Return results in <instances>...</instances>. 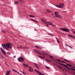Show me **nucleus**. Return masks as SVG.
Masks as SVG:
<instances>
[{
	"instance_id": "f257e3e1",
	"label": "nucleus",
	"mask_w": 75,
	"mask_h": 75,
	"mask_svg": "<svg viewBox=\"0 0 75 75\" xmlns=\"http://www.w3.org/2000/svg\"><path fill=\"white\" fill-rule=\"evenodd\" d=\"M2 46L4 49L6 50L7 51H8V48L10 49L12 48L13 47V44L9 42H7V43L2 44Z\"/></svg>"
},
{
	"instance_id": "f03ea898",
	"label": "nucleus",
	"mask_w": 75,
	"mask_h": 75,
	"mask_svg": "<svg viewBox=\"0 0 75 75\" xmlns=\"http://www.w3.org/2000/svg\"><path fill=\"white\" fill-rule=\"evenodd\" d=\"M40 20L41 21H42V22H43V23H44L45 24H46V25H47V26L48 27H49V25H53L54 26V27H55V26H56V25L53 24L51 22H46V20H45L42 18Z\"/></svg>"
},
{
	"instance_id": "7ed1b4c3",
	"label": "nucleus",
	"mask_w": 75,
	"mask_h": 75,
	"mask_svg": "<svg viewBox=\"0 0 75 75\" xmlns=\"http://www.w3.org/2000/svg\"><path fill=\"white\" fill-rule=\"evenodd\" d=\"M59 5H56V6L57 7H59V8H62L64 7V4H61V3H59Z\"/></svg>"
},
{
	"instance_id": "20e7f679",
	"label": "nucleus",
	"mask_w": 75,
	"mask_h": 75,
	"mask_svg": "<svg viewBox=\"0 0 75 75\" xmlns=\"http://www.w3.org/2000/svg\"><path fill=\"white\" fill-rule=\"evenodd\" d=\"M60 29L61 30H62V31H66V32H69V31L68 29L67 28H60Z\"/></svg>"
},
{
	"instance_id": "39448f33",
	"label": "nucleus",
	"mask_w": 75,
	"mask_h": 75,
	"mask_svg": "<svg viewBox=\"0 0 75 75\" xmlns=\"http://www.w3.org/2000/svg\"><path fill=\"white\" fill-rule=\"evenodd\" d=\"M18 60L20 62H22L24 61V59L21 57H20L18 58Z\"/></svg>"
},
{
	"instance_id": "423d86ee",
	"label": "nucleus",
	"mask_w": 75,
	"mask_h": 75,
	"mask_svg": "<svg viewBox=\"0 0 75 75\" xmlns=\"http://www.w3.org/2000/svg\"><path fill=\"white\" fill-rule=\"evenodd\" d=\"M0 49L1 50V51L2 53H3L4 55H6V52L4 51V50L2 48V47H1L0 48Z\"/></svg>"
},
{
	"instance_id": "0eeeda50",
	"label": "nucleus",
	"mask_w": 75,
	"mask_h": 75,
	"mask_svg": "<svg viewBox=\"0 0 75 75\" xmlns=\"http://www.w3.org/2000/svg\"><path fill=\"white\" fill-rule=\"evenodd\" d=\"M62 65L63 66H64V67H65V68H66L68 69H69L70 70H71V69L68 67V66H67L65 64H62Z\"/></svg>"
},
{
	"instance_id": "6e6552de",
	"label": "nucleus",
	"mask_w": 75,
	"mask_h": 75,
	"mask_svg": "<svg viewBox=\"0 0 75 75\" xmlns=\"http://www.w3.org/2000/svg\"><path fill=\"white\" fill-rule=\"evenodd\" d=\"M34 51L35 52H36L37 54H40L41 55H42V54L41 53V52H39L38 51L36 50H34Z\"/></svg>"
},
{
	"instance_id": "1a4fd4ad",
	"label": "nucleus",
	"mask_w": 75,
	"mask_h": 75,
	"mask_svg": "<svg viewBox=\"0 0 75 75\" xmlns=\"http://www.w3.org/2000/svg\"><path fill=\"white\" fill-rule=\"evenodd\" d=\"M34 51L35 52H36L37 54H40L41 55H42V54L41 53V52H39L38 51L36 50H34Z\"/></svg>"
},
{
	"instance_id": "9d476101",
	"label": "nucleus",
	"mask_w": 75,
	"mask_h": 75,
	"mask_svg": "<svg viewBox=\"0 0 75 75\" xmlns=\"http://www.w3.org/2000/svg\"><path fill=\"white\" fill-rule=\"evenodd\" d=\"M55 17H58V18H62V17L60 16V15H56L55 16Z\"/></svg>"
},
{
	"instance_id": "9b49d317",
	"label": "nucleus",
	"mask_w": 75,
	"mask_h": 75,
	"mask_svg": "<svg viewBox=\"0 0 75 75\" xmlns=\"http://www.w3.org/2000/svg\"><path fill=\"white\" fill-rule=\"evenodd\" d=\"M68 36L70 37H71V38H74V39H75V37L71 35H68Z\"/></svg>"
},
{
	"instance_id": "f8f14e48",
	"label": "nucleus",
	"mask_w": 75,
	"mask_h": 75,
	"mask_svg": "<svg viewBox=\"0 0 75 75\" xmlns=\"http://www.w3.org/2000/svg\"><path fill=\"white\" fill-rule=\"evenodd\" d=\"M29 72H32L33 71V68L31 67H29Z\"/></svg>"
},
{
	"instance_id": "ddd939ff",
	"label": "nucleus",
	"mask_w": 75,
	"mask_h": 75,
	"mask_svg": "<svg viewBox=\"0 0 75 75\" xmlns=\"http://www.w3.org/2000/svg\"><path fill=\"white\" fill-rule=\"evenodd\" d=\"M10 71L8 70L6 71V75H8L10 74Z\"/></svg>"
},
{
	"instance_id": "4468645a",
	"label": "nucleus",
	"mask_w": 75,
	"mask_h": 75,
	"mask_svg": "<svg viewBox=\"0 0 75 75\" xmlns=\"http://www.w3.org/2000/svg\"><path fill=\"white\" fill-rule=\"evenodd\" d=\"M12 70L14 71V72H16V73H17V74H20V73L19 72H18V71H16V70L15 69H12Z\"/></svg>"
},
{
	"instance_id": "2eb2a0df",
	"label": "nucleus",
	"mask_w": 75,
	"mask_h": 75,
	"mask_svg": "<svg viewBox=\"0 0 75 75\" xmlns=\"http://www.w3.org/2000/svg\"><path fill=\"white\" fill-rule=\"evenodd\" d=\"M46 11L47 13H51L52 12L51 11H50V9H47Z\"/></svg>"
},
{
	"instance_id": "dca6fc26",
	"label": "nucleus",
	"mask_w": 75,
	"mask_h": 75,
	"mask_svg": "<svg viewBox=\"0 0 75 75\" xmlns=\"http://www.w3.org/2000/svg\"><path fill=\"white\" fill-rule=\"evenodd\" d=\"M35 47L37 48H39V49H41V47L40 46L36 45L35 46Z\"/></svg>"
},
{
	"instance_id": "f3484780",
	"label": "nucleus",
	"mask_w": 75,
	"mask_h": 75,
	"mask_svg": "<svg viewBox=\"0 0 75 75\" xmlns=\"http://www.w3.org/2000/svg\"><path fill=\"white\" fill-rule=\"evenodd\" d=\"M29 20H31V21H34V22H37V23H39L38 22V21H36L34 19H30Z\"/></svg>"
},
{
	"instance_id": "a211bd4d",
	"label": "nucleus",
	"mask_w": 75,
	"mask_h": 75,
	"mask_svg": "<svg viewBox=\"0 0 75 75\" xmlns=\"http://www.w3.org/2000/svg\"><path fill=\"white\" fill-rule=\"evenodd\" d=\"M29 20H31V21H34V22H37V23H39L38 22V21H36L34 19H30Z\"/></svg>"
},
{
	"instance_id": "6ab92c4d",
	"label": "nucleus",
	"mask_w": 75,
	"mask_h": 75,
	"mask_svg": "<svg viewBox=\"0 0 75 75\" xmlns=\"http://www.w3.org/2000/svg\"><path fill=\"white\" fill-rule=\"evenodd\" d=\"M23 65L25 67H29V66L28 65H27V64H25L24 63L23 64Z\"/></svg>"
},
{
	"instance_id": "aec40b11",
	"label": "nucleus",
	"mask_w": 75,
	"mask_h": 75,
	"mask_svg": "<svg viewBox=\"0 0 75 75\" xmlns=\"http://www.w3.org/2000/svg\"><path fill=\"white\" fill-rule=\"evenodd\" d=\"M58 14H59V13L58 12L56 11L54 12V15H57Z\"/></svg>"
},
{
	"instance_id": "412c9836",
	"label": "nucleus",
	"mask_w": 75,
	"mask_h": 75,
	"mask_svg": "<svg viewBox=\"0 0 75 75\" xmlns=\"http://www.w3.org/2000/svg\"><path fill=\"white\" fill-rule=\"evenodd\" d=\"M29 16L30 17H32V18H34V17H35V16H34L32 15H30Z\"/></svg>"
},
{
	"instance_id": "4be33fe9",
	"label": "nucleus",
	"mask_w": 75,
	"mask_h": 75,
	"mask_svg": "<svg viewBox=\"0 0 75 75\" xmlns=\"http://www.w3.org/2000/svg\"><path fill=\"white\" fill-rule=\"evenodd\" d=\"M39 57L40 58H42V59H44L45 58V57H42L40 56H39Z\"/></svg>"
},
{
	"instance_id": "5701e85b",
	"label": "nucleus",
	"mask_w": 75,
	"mask_h": 75,
	"mask_svg": "<svg viewBox=\"0 0 75 75\" xmlns=\"http://www.w3.org/2000/svg\"><path fill=\"white\" fill-rule=\"evenodd\" d=\"M45 60H46V61H47V62H51V61L48 60L47 59H45Z\"/></svg>"
},
{
	"instance_id": "b1692460",
	"label": "nucleus",
	"mask_w": 75,
	"mask_h": 75,
	"mask_svg": "<svg viewBox=\"0 0 75 75\" xmlns=\"http://www.w3.org/2000/svg\"><path fill=\"white\" fill-rule=\"evenodd\" d=\"M35 67L37 68L38 69H40V68H39V67H40V66L38 65V66H35Z\"/></svg>"
},
{
	"instance_id": "393cba45",
	"label": "nucleus",
	"mask_w": 75,
	"mask_h": 75,
	"mask_svg": "<svg viewBox=\"0 0 75 75\" xmlns=\"http://www.w3.org/2000/svg\"><path fill=\"white\" fill-rule=\"evenodd\" d=\"M18 3H19L18 2L15 1L14 3V4H17Z\"/></svg>"
},
{
	"instance_id": "a878e982",
	"label": "nucleus",
	"mask_w": 75,
	"mask_h": 75,
	"mask_svg": "<svg viewBox=\"0 0 75 75\" xmlns=\"http://www.w3.org/2000/svg\"><path fill=\"white\" fill-rule=\"evenodd\" d=\"M56 40H57V42L58 43H60V42L59 41V40H58V39L57 38H56Z\"/></svg>"
},
{
	"instance_id": "bb28decb",
	"label": "nucleus",
	"mask_w": 75,
	"mask_h": 75,
	"mask_svg": "<svg viewBox=\"0 0 75 75\" xmlns=\"http://www.w3.org/2000/svg\"><path fill=\"white\" fill-rule=\"evenodd\" d=\"M64 61H66L67 62H69V63H71V62H70L67 60L66 59H64Z\"/></svg>"
},
{
	"instance_id": "cd10ccee",
	"label": "nucleus",
	"mask_w": 75,
	"mask_h": 75,
	"mask_svg": "<svg viewBox=\"0 0 75 75\" xmlns=\"http://www.w3.org/2000/svg\"><path fill=\"white\" fill-rule=\"evenodd\" d=\"M58 67H59V68H60V69H62V70L63 71H64V70L62 69V68H61V67H60V66H58Z\"/></svg>"
},
{
	"instance_id": "c85d7f7f",
	"label": "nucleus",
	"mask_w": 75,
	"mask_h": 75,
	"mask_svg": "<svg viewBox=\"0 0 75 75\" xmlns=\"http://www.w3.org/2000/svg\"><path fill=\"white\" fill-rule=\"evenodd\" d=\"M49 56L50 57V58H52V59H53V60L54 59H52V58H54L52 56H51L50 55H49Z\"/></svg>"
},
{
	"instance_id": "c756f323",
	"label": "nucleus",
	"mask_w": 75,
	"mask_h": 75,
	"mask_svg": "<svg viewBox=\"0 0 75 75\" xmlns=\"http://www.w3.org/2000/svg\"><path fill=\"white\" fill-rule=\"evenodd\" d=\"M20 48H25V47H22V46L21 45H20Z\"/></svg>"
},
{
	"instance_id": "7c9ffc66",
	"label": "nucleus",
	"mask_w": 75,
	"mask_h": 75,
	"mask_svg": "<svg viewBox=\"0 0 75 75\" xmlns=\"http://www.w3.org/2000/svg\"><path fill=\"white\" fill-rule=\"evenodd\" d=\"M67 65H68V66H69V67H72V66L71 65L68 64H67Z\"/></svg>"
},
{
	"instance_id": "2f4dec72",
	"label": "nucleus",
	"mask_w": 75,
	"mask_h": 75,
	"mask_svg": "<svg viewBox=\"0 0 75 75\" xmlns=\"http://www.w3.org/2000/svg\"><path fill=\"white\" fill-rule=\"evenodd\" d=\"M21 72H22V73H23V74H24V75H25V72H24L22 71H21Z\"/></svg>"
},
{
	"instance_id": "473e14b6",
	"label": "nucleus",
	"mask_w": 75,
	"mask_h": 75,
	"mask_svg": "<svg viewBox=\"0 0 75 75\" xmlns=\"http://www.w3.org/2000/svg\"><path fill=\"white\" fill-rule=\"evenodd\" d=\"M56 63H57L58 64H60V65H62V64L60 63L59 62H56Z\"/></svg>"
},
{
	"instance_id": "72a5a7b5",
	"label": "nucleus",
	"mask_w": 75,
	"mask_h": 75,
	"mask_svg": "<svg viewBox=\"0 0 75 75\" xmlns=\"http://www.w3.org/2000/svg\"><path fill=\"white\" fill-rule=\"evenodd\" d=\"M45 67H46V68H47V69H50V68H49V67L47 66H45Z\"/></svg>"
},
{
	"instance_id": "f704fd0d",
	"label": "nucleus",
	"mask_w": 75,
	"mask_h": 75,
	"mask_svg": "<svg viewBox=\"0 0 75 75\" xmlns=\"http://www.w3.org/2000/svg\"><path fill=\"white\" fill-rule=\"evenodd\" d=\"M7 54H8V55H10V52H7Z\"/></svg>"
},
{
	"instance_id": "c9c22d12",
	"label": "nucleus",
	"mask_w": 75,
	"mask_h": 75,
	"mask_svg": "<svg viewBox=\"0 0 75 75\" xmlns=\"http://www.w3.org/2000/svg\"><path fill=\"white\" fill-rule=\"evenodd\" d=\"M1 32H2V33H5V31H4V30H1Z\"/></svg>"
},
{
	"instance_id": "e433bc0d",
	"label": "nucleus",
	"mask_w": 75,
	"mask_h": 75,
	"mask_svg": "<svg viewBox=\"0 0 75 75\" xmlns=\"http://www.w3.org/2000/svg\"><path fill=\"white\" fill-rule=\"evenodd\" d=\"M71 69H72V70H73V71H75V69H73V68H71Z\"/></svg>"
},
{
	"instance_id": "4c0bfd02",
	"label": "nucleus",
	"mask_w": 75,
	"mask_h": 75,
	"mask_svg": "<svg viewBox=\"0 0 75 75\" xmlns=\"http://www.w3.org/2000/svg\"><path fill=\"white\" fill-rule=\"evenodd\" d=\"M43 54H45V55H48V54H47L45 53L44 52H43Z\"/></svg>"
},
{
	"instance_id": "58836bf2",
	"label": "nucleus",
	"mask_w": 75,
	"mask_h": 75,
	"mask_svg": "<svg viewBox=\"0 0 75 75\" xmlns=\"http://www.w3.org/2000/svg\"><path fill=\"white\" fill-rule=\"evenodd\" d=\"M61 62H63V63H65L66 64H67L66 62H65L64 61H62Z\"/></svg>"
},
{
	"instance_id": "ea45409f",
	"label": "nucleus",
	"mask_w": 75,
	"mask_h": 75,
	"mask_svg": "<svg viewBox=\"0 0 75 75\" xmlns=\"http://www.w3.org/2000/svg\"><path fill=\"white\" fill-rule=\"evenodd\" d=\"M34 64L35 65H36V66H38V64H36V63H34Z\"/></svg>"
},
{
	"instance_id": "a19ab883",
	"label": "nucleus",
	"mask_w": 75,
	"mask_h": 75,
	"mask_svg": "<svg viewBox=\"0 0 75 75\" xmlns=\"http://www.w3.org/2000/svg\"><path fill=\"white\" fill-rule=\"evenodd\" d=\"M5 64L6 65H7V66H8V64H7V63L6 62H5Z\"/></svg>"
},
{
	"instance_id": "79ce46f5",
	"label": "nucleus",
	"mask_w": 75,
	"mask_h": 75,
	"mask_svg": "<svg viewBox=\"0 0 75 75\" xmlns=\"http://www.w3.org/2000/svg\"><path fill=\"white\" fill-rule=\"evenodd\" d=\"M56 61H59V62H61V61H60V60L59 59H57Z\"/></svg>"
},
{
	"instance_id": "37998d69",
	"label": "nucleus",
	"mask_w": 75,
	"mask_h": 75,
	"mask_svg": "<svg viewBox=\"0 0 75 75\" xmlns=\"http://www.w3.org/2000/svg\"><path fill=\"white\" fill-rule=\"evenodd\" d=\"M69 47V48H72V47H71V46H68Z\"/></svg>"
},
{
	"instance_id": "c03bdc74",
	"label": "nucleus",
	"mask_w": 75,
	"mask_h": 75,
	"mask_svg": "<svg viewBox=\"0 0 75 75\" xmlns=\"http://www.w3.org/2000/svg\"><path fill=\"white\" fill-rule=\"evenodd\" d=\"M65 45H66V46H67V47H69V45H68V44H65Z\"/></svg>"
},
{
	"instance_id": "a18cd8bd",
	"label": "nucleus",
	"mask_w": 75,
	"mask_h": 75,
	"mask_svg": "<svg viewBox=\"0 0 75 75\" xmlns=\"http://www.w3.org/2000/svg\"><path fill=\"white\" fill-rule=\"evenodd\" d=\"M62 13H64V12L65 13V12H67V11H62Z\"/></svg>"
},
{
	"instance_id": "49530a36",
	"label": "nucleus",
	"mask_w": 75,
	"mask_h": 75,
	"mask_svg": "<svg viewBox=\"0 0 75 75\" xmlns=\"http://www.w3.org/2000/svg\"><path fill=\"white\" fill-rule=\"evenodd\" d=\"M72 33H73V34H75V31L72 32Z\"/></svg>"
},
{
	"instance_id": "de8ad7c7",
	"label": "nucleus",
	"mask_w": 75,
	"mask_h": 75,
	"mask_svg": "<svg viewBox=\"0 0 75 75\" xmlns=\"http://www.w3.org/2000/svg\"><path fill=\"white\" fill-rule=\"evenodd\" d=\"M48 35H52V34H50L49 33L48 34Z\"/></svg>"
},
{
	"instance_id": "09e8293b",
	"label": "nucleus",
	"mask_w": 75,
	"mask_h": 75,
	"mask_svg": "<svg viewBox=\"0 0 75 75\" xmlns=\"http://www.w3.org/2000/svg\"><path fill=\"white\" fill-rule=\"evenodd\" d=\"M1 57L2 58H4V57H3V56H2Z\"/></svg>"
},
{
	"instance_id": "8fccbe9b",
	"label": "nucleus",
	"mask_w": 75,
	"mask_h": 75,
	"mask_svg": "<svg viewBox=\"0 0 75 75\" xmlns=\"http://www.w3.org/2000/svg\"><path fill=\"white\" fill-rule=\"evenodd\" d=\"M24 48H27V49H28V48L27 47H24Z\"/></svg>"
},
{
	"instance_id": "3c124183",
	"label": "nucleus",
	"mask_w": 75,
	"mask_h": 75,
	"mask_svg": "<svg viewBox=\"0 0 75 75\" xmlns=\"http://www.w3.org/2000/svg\"><path fill=\"white\" fill-rule=\"evenodd\" d=\"M17 48H20V47H17Z\"/></svg>"
},
{
	"instance_id": "603ef678",
	"label": "nucleus",
	"mask_w": 75,
	"mask_h": 75,
	"mask_svg": "<svg viewBox=\"0 0 75 75\" xmlns=\"http://www.w3.org/2000/svg\"><path fill=\"white\" fill-rule=\"evenodd\" d=\"M52 36L53 37L54 36V35H53L52 34Z\"/></svg>"
},
{
	"instance_id": "864d4df0",
	"label": "nucleus",
	"mask_w": 75,
	"mask_h": 75,
	"mask_svg": "<svg viewBox=\"0 0 75 75\" xmlns=\"http://www.w3.org/2000/svg\"><path fill=\"white\" fill-rule=\"evenodd\" d=\"M16 57L15 56L14 57V58H16Z\"/></svg>"
},
{
	"instance_id": "5fc2aeb1",
	"label": "nucleus",
	"mask_w": 75,
	"mask_h": 75,
	"mask_svg": "<svg viewBox=\"0 0 75 75\" xmlns=\"http://www.w3.org/2000/svg\"><path fill=\"white\" fill-rule=\"evenodd\" d=\"M73 68H75V66H73Z\"/></svg>"
},
{
	"instance_id": "6e6d98bb",
	"label": "nucleus",
	"mask_w": 75,
	"mask_h": 75,
	"mask_svg": "<svg viewBox=\"0 0 75 75\" xmlns=\"http://www.w3.org/2000/svg\"><path fill=\"white\" fill-rule=\"evenodd\" d=\"M21 2L22 3H24V2L23 1H22Z\"/></svg>"
},
{
	"instance_id": "4d7b16f0",
	"label": "nucleus",
	"mask_w": 75,
	"mask_h": 75,
	"mask_svg": "<svg viewBox=\"0 0 75 75\" xmlns=\"http://www.w3.org/2000/svg\"><path fill=\"white\" fill-rule=\"evenodd\" d=\"M42 55H43V56H44V54H42Z\"/></svg>"
},
{
	"instance_id": "13d9d810",
	"label": "nucleus",
	"mask_w": 75,
	"mask_h": 75,
	"mask_svg": "<svg viewBox=\"0 0 75 75\" xmlns=\"http://www.w3.org/2000/svg\"><path fill=\"white\" fill-rule=\"evenodd\" d=\"M1 57L2 56H3V55H2V54H1Z\"/></svg>"
},
{
	"instance_id": "bf43d9fd",
	"label": "nucleus",
	"mask_w": 75,
	"mask_h": 75,
	"mask_svg": "<svg viewBox=\"0 0 75 75\" xmlns=\"http://www.w3.org/2000/svg\"><path fill=\"white\" fill-rule=\"evenodd\" d=\"M1 57L2 56H3V55H2V54H1Z\"/></svg>"
},
{
	"instance_id": "052dcab7",
	"label": "nucleus",
	"mask_w": 75,
	"mask_h": 75,
	"mask_svg": "<svg viewBox=\"0 0 75 75\" xmlns=\"http://www.w3.org/2000/svg\"><path fill=\"white\" fill-rule=\"evenodd\" d=\"M20 0V1H22V0Z\"/></svg>"
},
{
	"instance_id": "680f3d73",
	"label": "nucleus",
	"mask_w": 75,
	"mask_h": 75,
	"mask_svg": "<svg viewBox=\"0 0 75 75\" xmlns=\"http://www.w3.org/2000/svg\"><path fill=\"white\" fill-rule=\"evenodd\" d=\"M52 16H54V14H52Z\"/></svg>"
},
{
	"instance_id": "e2e57ef3",
	"label": "nucleus",
	"mask_w": 75,
	"mask_h": 75,
	"mask_svg": "<svg viewBox=\"0 0 75 75\" xmlns=\"http://www.w3.org/2000/svg\"><path fill=\"white\" fill-rule=\"evenodd\" d=\"M65 75H67V74H65Z\"/></svg>"
},
{
	"instance_id": "0e129e2a",
	"label": "nucleus",
	"mask_w": 75,
	"mask_h": 75,
	"mask_svg": "<svg viewBox=\"0 0 75 75\" xmlns=\"http://www.w3.org/2000/svg\"><path fill=\"white\" fill-rule=\"evenodd\" d=\"M0 66H1V64H0Z\"/></svg>"
},
{
	"instance_id": "69168bd1",
	"label": "nucleus",
	"mask_w": 75,
	"mask_h": 75,
	"mask_svg": "<svg viewBox=\"0 0 75 75\" xmlns=\"http://www.w3.org/2000/svg\"><path fill=\"white\" fill-rule=\"evenodd\" d=\"M43 53H44V52H42V53L43 54Z\"/></svg>"
},
{
	"instance_id": "338daca9",
	"label": "nucleus",
	"mask_w": 75,
	"mask_h": 75,
	"mask_svg": "<svg viewBox=\"0 0 75 75\" xmlns=\"http://www.w3.org/2000/svg\"><path fill=\"white\" fill-rule=\"evenodd\" d=\"M74 74H75V72L74 73Z\"/></svg>"
},
{
	"instance_id": "774afa93",
	"label": "nucleus",
	"mask_w": 75,
	"mask_h": 75,
	"mask_svg": "<svg viewBox=\"0 0 75 75\" xmlns=\"http://www.w3.org/2000/svg\"><path fill=\"white\" fill-rule=\"evenodd\" d=\"M1 12H3L2 11H1Z\"/></svg>"
}]
</instances>
